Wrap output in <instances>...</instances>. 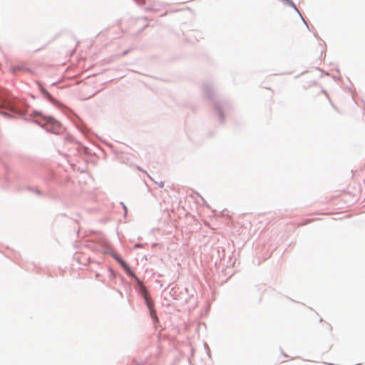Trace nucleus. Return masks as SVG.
<instances>
[{
	"mask_svg": "<svg viewBox=\"0 0 365 365\" xmlns=\"http://www.w3.org/2000/svg\"><path fill=\"white\" fill-rule=\"evenodd\" d=\"M0 109H6L13 113L24 115L26 112L24 103L12 97L6 91H0ZM0 114L6 117H11L6 112L0 111Z\"/></svg>",
	"mask_w": 365,
	"mask_h": 365,
	"instance_id": "f257e3e1",
	"label": "nucleus"
},
{
	"mask_svg": "<svg viewBox=\"0 0 365 365\" xmlns=\"http://www.w3.org/2000/svg\"><path fill=\"white\" fill-rule=\"evenodd\" d=\"M46 121L43 125L45 126L48 131L57 133L61 130V127L59 123L53 121L51 118H45Z\"/></svg>",
	"mask_w": 365,
	"mask_h": 365,
	"instance_id": "f03ea898",
	"label": "nucleus"
},
{
	"mask_svg": "<svg viewBox=\"0 0 365 365\" xmlns=\"http://www.w3.org/2000/svg\"><path fill=\"white\" fill-rule=\"evenodd\" d=\"M110 255L122 266V267L125 269L128 275L135 277L134 273L132 272L127 263L123 259L120 258L117 254L112 252L110 253Z\"/></svg>",
	"mask_w": 365,
	"mask_h": 365,
	"instance_id": "7ed1b4c3",
	"label": "nucleus"
},
{
	"mask_svg": "<svg viewBox=\"0 0 365 365\" xmlns=\"http://www.w3.org/2000/svg\"><path fill=\"white\" fill-rule=\"evenodd\" d=\"M143 297L145 300L146 304L150 310L151 317L156 318L155 311L154 309V304L151 299L150 296L148 294V293L146 291H144Z\"/></svg>",
	"mask_w": 365,
	"mask_h": 365,
	"instance_id": "20e7f679",
	"label": "nucleus"
},
{
	"mask_svg": "<svg viewBox=\"0 0 365 365\" xmlns=\"http://www.w3.org/2000/svg\"><path fill=\"white\" fill-rule=\"evenodd\" d=\"M312 222H313V220H311V219L307 220L304 223L301 224L300 225H306V224Z\"/></svg>",
	"mask_w": 365,
	"mask_h": 365,
	"instance_id": "39448f33",
	"label": "nucleus"
},
{
	"mask_svg": "<svg viewBox=\"0 0 365 365\" xmlns=\"http://www.w3.org/2000/svg\"><path fill=\"white\" fill-rule=\"evenodd\" d=\"M163 185H164V183H163V182H160V187H163Z\"/></svg>",
	"mask_w": 365,
	"mask_h": 365,
	"instance_id": "423d86ee",
	"label": "nucleus"
}]
</instances>
